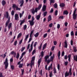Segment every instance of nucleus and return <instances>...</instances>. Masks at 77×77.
Returning a JSON list of instances; mask_svg holds the SVG:
<instances>
[{"mask_svg": "<svg viewBox=\"0 0 77 77\" xmlns=\"http://www.w3.org/2000/svg\"><path fill=\"white\" fill-rule=\"evenodd\" d=\"M61 55V52L60 51H59L58 52V59L60 60V56Z\"/></svg>", "mask_w": 77, "mask_h": 77, "instance_id": "16", "label": "nucleus"}, {"mask_svg": "<svg viewBox=\"0 0 77 77\" xmlns=\"http://www.w3.org/2000/svg\"><path fill=\"white\" fill-rule=\"evenodd\" d=\"M57 69H58V70H60V64H58L57 65Z\"/></svg>", "mask_w": 77, "mask_h": 77, "instance_id": "57", "label": "nucleus"}, {"mask_svg": "<svg viewBox=\"0 0 77 77\" xmlns=\"http://www.w3.org/2000/svg\"><path fill=\"white\" fill-rule=\"evenodd\" d=\"M27 27V26L26 25H24L23 27V29H24V30H25V29H26Z\"/></svg>", "mask_w": 77, "mask_h": 77, "instance_id": "48", "label": "nucleus"}, {"mask_svg": "<svg viewBox=\"0 0 77 77\" xmlns=\"http://www.w3.org/2000/svg\"><path fill=\"white\" fill-rule=\"evenodd\" d=\"M64 58L65 60H67V59H68V55H64Z\"/></svg>", "mask_w": 77, "mask_h": 77, "instance_id": "45", "label": "nucleus"}, {"mask_svg": "<svg viewBox=\"0 0 77 77\" xmlns=\"http://www.w3.org/2000/svg\"><path fill=\"white\" fill-rule=\"evenodd\" d=\"M65 6V4H64V3H60V7H64Z\"/></svg>", "mask_w": 77, "mask_h": 77, "instance_id": "14", "label": "nucleus"}, {"mask_svg": "<svg viewBox=\"0 0 77 77\" xmlns=\"http://www.w3.org/2000/svg\"><path fill=\"white\" fill-rule=\"evenodd\" d=\"M10 17H9L8 18V20H7L6 22V23L5 27H7V26H8V25L10 22Z\"/></svg>", "mask_w": 77, "mask_h": 77, "instance_id": "6", "label": "nucleus"}, {"mask_svg": "<svg viewBox=\"0 0 77 77\" xmlns=\"http://www.w3.org/2000/svg\"><path fill=\"white\" fill-rule=\"evenodd\" d=\"M64 54H65V52H64V51H63L61 54L62 56H64Z\"/></svg>", "mask_w": 77, "mask_h": 77, "instance_id": "62", "label": "nucleus"}, {"mask_svg": "<svg viewBox=\"0 0 77 77\" xmlns=\"http://www.w3.org/2000/svg\"><path fill=\"white\" fill-rule=\"evenodd\" d=\"M35 60V56H34L33 57H32V60L33 61H34Z\"/></svg>", "mask_w": 77, "mask_h": 77, "instance_id": "46", "label": "nucleus"}, {"mask_svg": "<svg viewBox=\"0 0 77 77\" xmlns=\"http://www.w3.org/2000/svg\"><path fill=\"white\" fill-rule=\"evenodd\" d=\"M2 5L4 6L6 4V2L5 1H4V0H3L2 1Z\"/></svg>", "mask_w": 77, "mask_h": 77, "instance_id": "19", "label": "nucleus"}, {"mask_svg": "<svg viewBox=\"0 0 77 77\" xmlns=\"http://www.w3.org/2000/svg\"><path fill=\"white\" fill-rule=\"evenodd\" d=\"M12 23H9V25L8 26V29H10L11 27L12 26Z\"/></svg>", "mask_w": 77, "mask_h": 77, "instance_id": "21", "label": "nucleus"}, {"mask_svg": "<svg viewBox=\"0 0 77 77\" xmlns=\"http://www.w3.org/2000/svg\"><path fill=\"white\" fill-rule=\"evenodd\" d=\"M42 7V4H41L38 5V10H40V9Z\"/></svg>", "mask_w": 77, "mask_h": 77, "instance_id": "33", "label": "nucleus"}, {"mask_svg": "<svg viewBox=\"0 0 77 77\" xmlns=\"http://www.w3.org/2000/svg\"><path fill=\"white\" fill-rule=\"evenodd\" d=\"M54 8H57V3H56L54 6Z\"/></svg>", "mask_w": 77, "mask_h": 77, "instance_id": "52", "label": "nucleus"}, {"mask_svg": "<svg viewBox=\"0 0 77 77\" xmlns=\"http://www.w3.org/2000/svg\"><path fill=\"white\" fill-rule=\"evenodd\" d=\"M28 22H29V24H30L31 26H33V25H34L32 19L31 20H29Z\"/></svg>", "mask_w": 77, "mask_h": 77, "instance_id": "12", "label": "nucleus"}, {"mask_svg": "<svg viewBox=\"0 0 77 77\" xmlns=\"http://www.w3.org/2000/svg\"><path fill=\"white\" fill-rule=\"evenodd\" d=\"M49 55H45L44 57V59L45 60V61L46 62H47V64H49L51 62V61H53V60L52 59H51L50 58V59L49 58ZM48 58H49L48 59Z\"/></svg>", "mask_w": 77, "mask_h": 77, "instance_id": "1", "label": "nucleus"}, {"mask_svg": "<svg viewBox=\"0 0 77 77\" xmlns=\"http://www.w3.org/2000/svg\"><path fill=\"white\" fill-rule=\"evenodd\" d=\"M47 35H48V33H45L43 35L44 38H45V37H47Z\"/></svg>", "mask_w": 77, "mask_h": 77, "instance_id": "41", "label": "nucleus"}, {"mask_svg": "<svg viewBox=\"0 0 77 77\" xmlns=\"http://www.w3.org/2000/svg\"><path fill=\"white\" fill-rule=\"evenodd\" d=\"M73 49L74 52H77V50L76 49V47L75 46H73Z\"/></svg>", "mask_w": 77, "mask_h": 77, "instance_id": "27", "label": "nucleus"}, {"mask_svg": "<svg viewBox=\"0 0 77 77\" xmlns=\"http://www.w3.org/2000/svg\"><path fill=\"white\" fill-rule=\"evenodd\" d=\"M34 31V29H32V31H31V32H30V38L29 39V40L28 42V43H29L30 42L31 40H32V34L33 33Z\"/></svg>", "mask_w": 77, "mask_h": 77, "instance_id": "4", "label": "nucleus"}, {"mask_svg": "<svg viewBox=\"0 0 77 77\" xmlns=\"http://www.w3.org/2000/svg\"><path fill=\"white\" fill-rule=\"evenodd\" d=\"M25 46H24V47H22L21 49V52H23V51L24 50V49H25Z\"/></svg>", "mask_w": 77, "mask_h": 77, "instance_id": "50", "label": "nucleus"}, {"mask_svg": "<svg viewBox=\"0 0 77 77\" xmlns=\"http://www.w3.org/2000/svg\"><path fill=\"white\" fill-rule=\"evenodd\" d=\"M38 9V8H35V13L37 12Z\"/></svg>", "mask_w": 77, "mask_h": 77, "instance_id": "59", "label": "nucleus"}, {"mask_svg": "<svg viewBox=\"0 0 77 77\" xmlns=\"http://www.w3.org/2000/svg\"><path fill=\"white\" fill-rule=\"evenodd\" d=\"M58 10H56L55 12V16H57L58 14Z\"/></svg>", "mask_w": 77, "mask_h": 77, "instance_id": "47", "label": "nucleus"}, {"mask_svg": "<svg viewBox=\"0 0 77 77\" xmlns=\"http://www.w3.org/2000/svg\"><path fill=\"white\" fill-rule=\"evenodd\" d=\"M20 57V54L19 53H17L16 55V58L18 59Z\"/></svg>", "mask_w": 77, "mask_h": 77, "instance_id": "36", "label": "nucleus"}, {"mask_svg": "<svg viewBox=\"0 0 77 77\" xmlns=\"http://www.w3.org/2000/svg\"><path fill=\"white\" fill-rule=\"evenodd\" d=\"M46 6L45 5H43V7L42 8V10L43 11H45L46 10Z\"/></svg>", "mask_w": 77, "mask_h": 77, "instance_id": "13", "label": "nucleus"}, {"mask_svg": "<svg viewBox=\"0 0 77 77\" xmlns=\"http://www.w3.org/2000/svg\"><path fill=\"white\" fill-rule=\"evenodd\" d=\"M23 38L22 39H21V40H20L19 42V45H21L22 42H23Z\"/></svg>", "mask_w": 77, "mask_h": 77, "instance_id": "51", "label": "nucleus"}, {"mask_svg": "<svg viewBox=\"0 0 77 77\" xmlns=\"http://www.w3.org/2000/svg\"><path fill=\"white\" fill-rule=\"evenodd\" d=\"M53 70L54 73H57V71L55 66H54V67Z\"/></svg>", "mask_w": 77, "mask_h": 77, "instance_id": "26", "label": "nucleus"}, {"mask_svg": "<svg viewBox=\"0 0 77 77\" xmlns=\"http://www.w3.org/2000/svg\"><path fill=\"white\" fill-rule=\"evenodd\" d=\"M63 18H64V16H60L58 19H63Z\"/></svg>", "mask_w": 77, "mask_h": 77, "instance_id": "56", "label": "nucleus"}, {"mask_svg": "<svg viewBox=\"0 0 77 77\" xmlns=\"http://www.w3.org/2000/svg\"><path fill=\"white\" fill-rule=\"evenodd\" d=\"M52 20V16L51 15H49L48 17V21L49 22L50 21H51Z\"/></svg>", "mask_w": 77, "mask_h": 77, "instance_id": "9", "label": "nucleus"}, {"mask_svg": "<svg viewBox=\"0 0 77 77\" xmlns=\"http://www.w3.org/2000/svg\"><path fill=\"white\" fill-rule=\"evenodd\" d=\"M64 43H65L64 48H67L68 47V44H67V42L66 41H65V42H64Z\"/></svg>", "mask_w": 77, "mask_h": 77, "instance_id": "18", "label": "nucleus"}, {"mask_svg": "<svg viewBox=\"0 0 77 77\" xmlns=\"http://www.w3.org/2000/svg\"><path fill=\"white\" fill-rule=\"evenodd\" d=\"M23 65V63H22L21 64H20V63L19 65V67L20 68H21V67H22Z\"/></svg>", "mask_w": 77, "mask_h": 77, "instance_id": "32", "label": "nucleus"}, {"mask_svg": "<svg viewBox=\"0 0 77 77\" xmlns=\"http://www.w3.org/2000/svg\"><path fill=\"white\" fill-rule=\"evenodd\" d=\"M32 20L33 24V25H34V24L35 23V22L34 21V20H35V18H34V17L33 16L32 17Z\"/></svg>", "mask_w": 77, "mask_h": 77, "instance_id": "44", "label": "nucleus"}, {"mask_svg": "<svg viewBox=\"0 0 77 77\" xmlns=\"http://www.w3.org/2000/svg\"><path fill=\"white\" fill-rule=\"evenodd\" d=\"M0 77H4V76L3 75L2 72H0Z\"/></svg>", "mask_w": 77, "mask_h": 77, "instance_id": "60", "label": "nucleus"}, {"mask_svg": "<svg viewBox=\"0 0 77 77\" xmlns=\"http://www.w3.org/2000/svg\"><path fill=\"white\" fill-rule=\"evenodd\" d=\"M69 75V72H66L65 73V77H66V76H68Z\"/></svg>", "mask_w": 77, "mask_h": 77, "instance_id": "29", "label": "nucleus"}, {"mask_svg": "<svg viewBox=\"0 0 77 77\" xmlns=\"http://www.w3.org/2000/svg\"><path fill=\"white\" fill-rule=\"evenodd\" d=\"M29 37V34H27L26 35V36H25V40H27Z\"/></svg>", "mask_w": 77, "mask_h": 77, "instance_id": "28", "label": "nucleus"}, {"mask_svg": "<svg viewBox=\"0 0 77 77\" xmlns=\"http://www.w3.org/2000/svg\"><path fill=\"white\" fill-rule=\"evenodd\" d=\"M13 60H14L12 58H10V63H13Z\"/></svg>", "mask_w": 77, "mask_h": 77, "instance_id": "42", "label": "nucleus"}, {"mask_svg": "<svg viewBox=\"0 0 77 77\" xmlns=\"http://www.w3.org/2000/svg\"><path fill=\"white\" fill-rule=\"evenodd\" d=\"M31 13L33 14H34L35 13V8H33L31 9Z\"/></svg>", "mask_w": 77, "mask_h": 77, "instance_id": "22", "label": "nucleus"}, {"mask_svg": "<svg viewBox=\"0 0 77 77\" xmlns=\"http://www.w3.org/2000/svg\"><path fill=\"white\" fill-rule=\"evenodd\" d=\"M12 7L16 8V10H20V8H19L15 4H13Z\"/></svg>", "mask_w": 77, "mask_h": 77, "instance_id": "5", "label": "nucleus"}, {"mask_svg": "<svg viewBox=\"0 0 77 77\" xmlns=\"http://www.w3.org/2000/svg\"><path fill=\"white\" fill-rule=\"evenodd\" d=\"M68 62V61H65L64 63V64L65 66H67Z\"/></svg>", "mask_w": 77, "mask_h": 77, "instance_id": "64", "label": "nucleus"}, {"mask_svg": "<svg viewBox=\"0 0 77 77\" xmlns=\"http://www.w3.org/2000/svg\"><path fill=\"white\" fill-rule=\"evenodd\" d=\"M24 11H23L22 12V13H20V18H21V17H22V16H23V15L24 14Z\"/></svg>", "mask_w": 77, "mask_h": 77, "instance_id": "23", "label": "nucleus"}, {"mask_svg": "<svg viewBox=\"0 0 77 77\" xmlns=\"http://www.w3.org/2000/svg\"><path fill=\"white\" fill-rule=\"evenodd\" d=\"M4 64L5 65V69H7L9 64L8 58H6L5 59V61L4 62Z\"/></svg>", "mask_w": 77, "mask_h": 77, "instance_id": "2", "label": "nucleus"}, {"mask_svg": "<svg viewBox=\"0 0 77 77\" xmlns=\"http://www.w3.org/2000/svg\"><path fill=\"white\" fill-rule=\"evenodd\" d=\"M14 10H12V11L11 12V15H12V16H14Z\"/></svg>", "mask_w": 77, "mask_h": 77, "instance_id": "55", "label": "nucleus"}, {"mask_svg": "<svg viewBox=\"0 0 77 77\" xmlns=\"http://www.w3.org/2000/svg\"><path fill=\"white\" fill-rule=\"evenodd\" d=\"M63 14L67 15L68 14V12L67 10H65V11H64Z\"/></svg>", "mask_w": 77, "mask_h": 77, "instance_id": "17", "label": "nucleus"}, {"mask_svg": "<svg viewBox=\"0 0 77 77\" xmlns=\"http://www.w3.org/2000/svg\"><path fill=\"white\" fill-rule=\"evenodd\" d=\"M55 2V0H51L50 1V5H51L52 3H54Z\"/></svg>", "mask_w": 77, "mask_h": 77, "instance_id": "34", "label": "nucleus"}, {"mask_svg": "<svg viewBox=\"0 0 77 77\" xmlns=\"http://www.w3.org/2000/svg\"><path fill=\"white\" fill-rule=\"evenodd\" d=\"M14 65H11V68L12 70H14Z\"/></svg>", "mask_w": 77, "mask_h": 77, "instance_id": "40", "label": "nucleus"}, {"mask_svg": "<svg viewBox=\"0 0 77 77\" xmlns=\"http://www.w3.org/2000/svg\"><path fill=\"white\" fill-rule=\"evenodd\" d=\"M55 48V46H52V48H51V50L52 51H54V48Z\"/></svg>", "mask_w": 77, "mask_h": 77, "instance_id": "58", "label": "nucleus"}, {"mask_svg": "<svg viewBox=\"0 0 77 77\" xmlns=\"http://www.w3.org/2000/svg\"><path fill=\"white\" fill-rule=\"evenodd\" d=\"M39 35V33L38 32H37L35 34H34V36L35 37H38Z\"/></svg>", "mask_w": 77, "mask_h": 77, "instance_id": "31", "label": "nucleus"}, {"mask_svg": "<svg viewBox=\"0 0 77 77\" xmlns=\"http://www.w3.org/2000/svg\"><path fill=\"white\" fill-rule=\"evenodd\" d=\"M19 18V16L18 14H15V20H18Z\"/></svg>", "mask_w": 77, "mask_h": 77, "instance_id": "10", "label": "nucleus"}, {"mask_svg": "<svg viewBox=\"0 0 77 77\" xmlns=\"http://www.w3.org/2000/svg\"><path fill=\"white\" fill-rule=\"evenodd\" d=\"M51 69V70L53 69V64L52 63L51 64V65L50 66H48V70H50Z\"/></svg>", "mask_w": 77, "mask_h": 77, "instance_id": "8", "label": "nucleus"}, {"mask_svg": "<svg viewBox=\"0 0 77 77\" xmlns=\"http://www.w3.org/2000/svg\"><path fill=\"white\" fill-rule=\"evenodd\" d=\"M47 11H45L43 13V16L44 17L46 16H47Z\"/></svg>", "mask_w": 77, "mask_h": 77, "instance_id": "39", "label": "nucleus"}, {"mask_svg": "<svg viewBox=\"0 0 77 77\" xmlns=\"http://www.w3.org/2000/svg\"><path fill=\"white\" fill-rule=\"evenodd\" d=\"M47 43H45V44L44 45H43V49H42L43 50V49H44L45 48V47H46V46H47Z\"/></svg>", "mask_w": 77, "mask_h": 77, "instance_id": "24", "label": "nucleus"}, {"mask_svg": "<svg viewBox=\"0 0 77 77\" xmlns=\"http://www.w3.org/2000/svg\"><path fill=\"white\" fill-rule=\"evenodd\" d=\"M72 68H70L69 71V74L70 73V75H72Z\"/></svg>", "mask_w": 77, "mask_h": 77, "instance_id": "25", "label": "nucleus"}, {"mask_svg": "<svg viewBox=\"0 0 77 77\" xmlns=\"http://www.w3.org/2000/svg\"><path fill=\"white\" fill-rule=\"evenodd\" d=\"M41 13H40L38 15H37L36 17V18L37 19V20H39L41 17Z\"/></svg>", "mask_w": 77, "mask_h": 77, "instance_id": "7", "label": "nucleus"}, {"mask_svg": "<svg viewBox=\"0 0 77 77\" xmlns=\"http://www.w3.org/2000/svg\"><path fill=\"white\" fill-rule=\"evenodd\" d=\"M20 22H21V23L20 24V25H22L24 22H25V19H24L22 21L21 20H20Z\"/></svg>", "mask_w": 77, "mask_h": 77, "instance_id": "20", "label": "nucleus"}, {"mask_svg": "<svg viewBox=\"0 0 77 77\" xmlns=\"http://www.w3.org/2000/svg\"><path fill=\"white\" fill-rule=\"evenodd\" d=\"M38 61L39 62V64H40V63H41V61H42V58H40L38 60Z\"/></svg>", "mask_w": 77, "mask_h": 77, "instance_id": "43", "label": "nucleus"}, {"mask_svg": "<svg viewBox=\"0 0 77 77\" xmlns=\"http://www.w3.org/2000/svg\"><path fill=\"white\" fill-rule=\"evenodd\" d=\"M31 62L32 66V65H34V61H33V60H32V58L31 59Z\"/></svg>", "mask_w": 77, "mask_h": 77, "instance_id": "49", "label": "nucleus"}, {"mask_svg": "<svg viewBox=\"0 0 77 77\" xmlns=\"http://www.w3.org/2000/svg\"><path fill=\"white\" fill-rule=\"evenodd\" d=\"M77 10V9L76 8H75L74 10V12L73 13V14H72L73 16V19L75 20L77 18V14H76V11Z\"/></svg>", "mask_w": 77, "mask_h": 77, "instance_id": "3", "label": "nucleus"}, {"mask_svg": "<svg viewBox=\"0 0 77 77\" xmlns=\"http://www.w3.org/2000/svg\"><path fill=\"white\" fill-rule=\"evenodd\" d=\"M74 35V31H72L71 32V35Z\"/></svg>", "mask_w": 77, "mask_h": 77, "instance_id": "61", "label": "nucleus"}, {"mask_svg": "<svg viewBox=\"0 0 77 77\" xmlns=\"http://www.w3.org/2000/svg\"><path fill=\"white\" fill-rule=\"evenodd\" d=\"M53 25V24L52 23H50L49 25V27H52V26Z\"/></svg>", "mask_w": 77, "mask_h": 77, "instance_id": "63", "label": "nucleus"}, {"mask_svg": "<svg viewBox=\"0 0 77 77\" xmlns=\"http://www.w3.org/2000/svg\"><path fill=\"white\" fill-rule=\"evenodd\" d=\"M42 45V43H41L40 45V46H38L39 49H41Z\"/></svg>", "mask_w": 77, "mask_h": 77, "instance_id": "35", "label": "nucleus"}, {"mask_svg": "<svg viewBox=\"0 0 77 77\" xmlns=\"http://www.w3.org/2000/svg\"><path fill=\"white\" fill-rule=\"evenodd\" d=\"M17 40H16V41H15V42H14V46H16L17 45Z\"/></svg>", "mask_w": 77, "mask_h": 77, "instance_id": "54", "label": "nucleus"}, {"mask_svg": "<svg viewBox=\"0 0 77 77\" xmlns=\"http://www.w3.org/2000/svg\"><path fill=\"white\" fill-rule=\"evenodd\" d=\"M54 57V54H53V56H51V57H50V58L51 59H52L53 60Z\"/></svg>", "mask_w": 77, "mask_h": 77, "instance_id": "53", "label": "nucleus"}, {"mask_svg": "<svg viewBox=\"0 0 77 77\" xmlns=\"http://www.w3.org/2000/svg\"><path fill=\"white\" fill-rule=\"evenodd\" d=\"M73 59L74 60H75L76 61H77V55H76V58L75 56H74Z\"/></svg>", "mask_w": 77, "mask_h": 77, "instance_id": "38", "label": "nucleus"}, {"mask_svg": "<svg viewBox=\"0 0 77 77\" xmlns=\"http://www.w3.org/2000/svg\"><path fill=\"white\" fill-rule=\"evenodd\" d=\"M6 15L5 14H4V16L5 17H6V18H8L9 16V13L8 11H6Z\"/></svg>", "mask_w": 77, "mask_h": 77, "instance_id": "11", "label": "nucleus"}, {"mask_svg": "<svg viewBox=\"0 0 77 77\" xmlns=\"http://www.w3.org/2000/svg\"><path fill=\"white\" fill-rule=\"evenodd\" d=\"M22 35V33H19V34L17 35V38H19Z\"/></svg>", "mask_w": 77, "mask_h": 77, "instance_id": "30", "label": "nucleus"}, {"mask_svg": "<svg viewBox=\"0 0 77 77\" xmlns=\"http://www.w3.org/2000/svg\"><path fill=\"white\" fill-rule=\"evenodd\" d=\"M41 56L42 57H43L44 55V54L43 51H42L41 52Z\"/></svg>", "mask_w": 77, "mask_h": 77, "instance_id": "37", "label": "nucleus"}, {"mask_svg": "<svg viewBox=\"0 0 77 77\" xmlns=\"http://www.w3.org/2000/svg\"><path fill=\"white\" fill-rule=\"evenodd\" d=\"M24 1L23 0H22V1H20V4H21L20 5V7H22L24 4Z\"/></svg>", "mask_w": 77, "mask_h": 77, "instance_id": "15", "label": "nucleus"}]
</instances>
